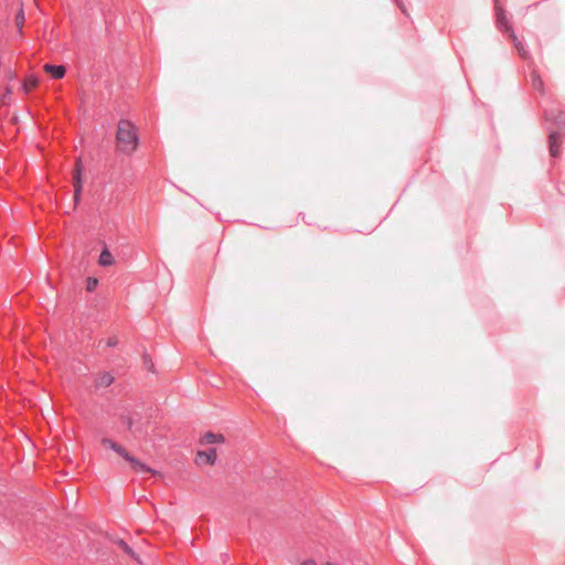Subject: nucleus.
I'll return each mask as SVG.
<instances>
[{
  "label": "nucleus",
  "instance_id": "obj_1",
  "mask_svg": "<svg viewBox=\"0 0 565 565\" xmlns=\"http://www.w3.org/2000/svg\"><path fill=\"white\" fill-rule=\"evenodd\" d=\"M117 148L119 151L130 154L139 143V138L134 124L126 119H120L116 132Z\"/></svg>",
  "mask_w": 565,
  "mask_h": 565
},
{
  "label": "nucleus",
  "instance_id": "obj_2",
  "mask_svg": "<svg viewBox=\"0 0 565 565\" xmlns=\"http://www.w3.org/2000/svg\"><path fill=\"white\" fill-rule=\"evenodd\" d=\"M102 445L118 454L125 459L137 473H151L158 475V471L150 467L148 463L141 461L139 458L132 456L125 447L114 441L111 438L103 437L100 440Z\"/></svg>",
  "mask_w": 565,
  "mask_h": 565
},
{
  "label": "nucleus",
  "instance_id": "obj_3",
  "mask_svg": "<svg viewBox=\"0 0 565 565\" xmlns=\"http://www.w3.org/2000/svg\"><path fill=\"white\" fill-rule=\"evenodd\" d=\"M82 173H83V164H82V160L78 158L75 162V169H74V173H73V186H74L75 203H77L79 201L81 192L83 189Z\"/></svg>",
  "mask_w": 565,
  "mask_h": 565
},
{
  "label": "nucleus",
  "instance_id": "obj_4",
  "mask_svg": "<svg viewBox=\"0 0 565 565\" xmlns=\"http://www.w3.org/2000/svg\"><path fill=\"white\" fill-rule=\"evenodd\" d=\"M495 18L498 29L510 36L514 31L507 18L504 9L498 4V0H495Z\"/></svg>",
  "mask_w": 565,
  "mask_h": 565
},
{
  "label": "nucleus",
  "instance_id": "obj_5",
  "mask_svg": "<svg viewBox=\"0 0 565 565\" xmlns=\"http://www.w3.org/2000/svg\"><path fill=\"white\" fill-rule=\"evenodd\" d=\"M545 120L553 121L559 130L565 131V109L562 108H551L544 110Z\"/></svg>",
  "mask_w": 565,
  "mask_h": 565
},
{
  "label": "nucleus",
  "instance_id": "obj_6",
  "mask_svg": "<svg viewBox=\"0 0 565 565\" xmlns=\"http://www.w3.org/2000/svg\"><path fill=\"white\" fill-rule=\"evenodd\" d=\"M196 457L198 460H201L203 463L214 466L217 460V450L214 447L206 450H198Z\"/></svg>",
  "mask_w": 565,
  "mask_h": 565
},
{
  "label": "nucleus",
  "instance_id": "obj_7",
  "mask_svg": "<svg viewBox=\"0 0 565 565\" xmlns=\"http://www.w3.org/2000/svg\"><path fill=\"white\" fill-rule=\"evenodd\" d=\"M561 131H551L548 135V147L550 154L554 158L558 157L561 153L559 142H561Z\"/></svg>",
  "mask_w": 565,
  "mask_h": 565
},
{
  "label": "nucleus",
  "instance_id": "obj_8",
  "mask_svg": "<svg viewBox=\"0 0 565 565\" xmlns=\"http://www.w3.org/2000/svg\"><path fill=\"white\" fill-rule=\"evenodd\" d=\"M113 543L120 547L125 554L130 558L140 563V556L134 551V548L121 537L113 539Z\"/></svg>",
  "mask_w": 565,
  "mask_h": 565
},
{
  "label": "nucleus",
  "instance_id": "obj_9",
  "mask_svg": "<svg viewBox=\"0 0 565 565\" xmlns=\"http://www.w3.org/2000/svg\"><path fill=\"white\" fill-rule=\"evenodd\" d=\"M225 438L222 434L206 431L200 439L201 445H214L224 443Z\"/></svg>",
  "mask_w": 565,
  "mask_h": 565
},
{
  "label": "nucleus",
  "instance_id": "obj_10",
  "mask_svg": "<svg viewBox=\"0 0 565 565\" xmlns=\"http://www.w3.org/2000/svg\"><path fill=\"white\" fill-rule=\"evenodd\" d=\"M43 68L54 79H61L66 74V67L64 65L45 64Z\"/></svg>",
  "mask_w": 565,
  "mask_h": 565
},
{
  "label": "nucleus",
  "instance_id": "obj_11",
  "mask_svg": "<svg viewBox=\"0 0 565 565\" xmlns=\"http://www.w3.org/2000/svg\"><path fill=\"white\" fill-rule=\"evenodd\" d=\"M115 381V377L109 372H102L95 380L96 388H104L110 386Z\"/></svg>",
  "mask_w": 565,
  "mask_h": 565
},
{
  "label": "nucleus",
  "instance_id": "obj_12",
  "mask_svg": "<svg viewBox=\"0 0 565 565\" xmlns=\"http://www.w3.org/2000/svg\"><path fill=\"white\" fill-rule=\"evenodd\" d=\"M509 38L513 41L514 46L518 50L520 57L525 61L529 60L530 53H529L526 46L518 39L516 34L514 32H512V34Z\"/></svg>",
  "mask_w": 565,
  "mask_h": 565
},
{
  "label": "nucleus",
  "instance_id": "obj_13",
  "mask_svg": "<svg viewBox=\"0 0 565 565\" xmlns=\"http://www.w3.org/2000/svg\"><path fill=\"white\" fill-rule=\"evenodd\" d=\"M39 85V78L35 75L28 76L21 84V89L24 94H28L32 88Z\"/></svg>",
  "mask_w": 565,
  "mask_h": 565
},
{
  "label": "nucleus",
  "instance_id": "obj_14",
  "mask_svg": "<svg viewBox=\"0 0 565 565\" xmlns=\"http://www.w3.org/2000/svg\"><path fill=\"white\" fill-rule=\"evenodd\" d=\"M98 264L103 267H107L114 264V256L107 247L100 252Z\"/></svg>",
  "mask_w": 565,
  "mask_h": 565
},
{
  "label": "nucleus",
  "instance_id": "obj_15",
  "mask_svg": "<svg viewBox=\"0 0 565 565\" xmlns=\"http://www.w3.org/2000/svg\"><path fill=\"white\" fill-rule=\"evenodd\" d=\"M141 359H142V364H143V367L150 372V373H156V367H154V363L152 361V358L151 355L148 353L147 350H143L142 352V355H141Z\"/></svg>",
  "mask_w": 565,
  "mask_h": 565
},
{
  "label": "nucleus",
  "instance_id": "obj_16",
  "mask_svg": "<svg viewBox=\"0 0 565 565\" xmlns=\"http://www.w3.org/2000/svg\"><path fill=\"white\" fill-rule=\"evenodd\" d=\"M531 82L534 89L543 90V81L536 72L531 73Z\"/></svg>",
  "mask_w": 565,
  "mask_h": 565
},
{
  "label": "nucleus",
  "instance_id": "obj_17",
  "mask_svg": "<svg viewBox=\"0 0 565 565\" xmlns=\"http://www.w3.org/2000/svg\"><path fill=\"white\" fill-rule=\"evenodd\" d=\"M24 13L22 7L20 8L18 14L15 15V24L19 29V31H22L23 24H24Z\"/></svg>",
  "mask_w": 565,
  "mask_h": 565
},
{
  "label": "nucleus",
  "instance_id": "obj_18",
  "mask_svg": "<svg viewBox=\"0 0 565 565\" xmlns=\"http://www.w3.org/2000/svg\"><path fill=\"white\" fill-rule=\"evenodd\" d=\"M98 286V279L95 277H88L86 281V289L88 291H94L96 287Z\"/></svg>",
  "mask_w": 565,
  "mask_h": 565
},
{
  "label": "nucleus",
  "instance_id": "obj_19",
  "mask_svg": "<svg viewBox=\"0 0 565 565\" xmlns=\"http://www.w3.org/2000/svg\"><path fill=\"white\" fill-rule=\"evenodd\" d=\"M122 423H124V425H125L128 429H132L134 424H135V423H134L132 417H130V416H124V417H122Z\"/></svg>",
  "mask_w": 565,
  "mask_h": 565
},
{
  "label": "nucleus",
  "instance_id": "obj_20",
  "mask_svg": "<svg viewBox=\"0 0 565 565\" xmlns=\"http://www.w3.org/2000/svg\"><path fill=\"white\" fill-rule=\"evenodd\" d=\"M117 345H118V340L115 335L107 339V341H106L107 348H116Z\"/></svg>",
  "mask_w": 565,
  "mask_h": 565
},
{
  "label": "nucleus",
  "instance_id": "obj_21",
  "mask_svg": "<svg viewBox=\"0 0 565 565\" xmlns=\"http://www.w3.org/2000/svg\"><path fill=\"white\" fill-rule=\"evenodd\" d=\"M11 94H12V89H11V87H7V88H6L4 94H3V95H2V97H1V103H2V104H7L6 99H7V97H8V96H10Z\"/></svg>",
  "mask_w": 565,
  "mask_h": 565
},
{
  "label": "nucleus",
  "instance_id": "obj_22",
  "mask_svg": "<svg viewBox=\"0 0 565 565\" xmlns=\"http://www.w3.org/2000/svg\"><path fill=\"white\" fill-rule=\"evenodd\" d=\"M393 1L398 6V8L401 9V11H402L403 13H406V9H405V7H404V4H403L402 0H393Z\"/></svg>",
  "mask_w": 565,
  "mask_h": 565
},
{
  "label": "nucleus",
  "instance_id": "obj_23",
  "mask_svg": "<svg viewBox=\"0 0 565 565\" xmlns=\"http://www.w3.org/2000/svg\"><path fill=\"white\" fill-rule=\"evenodd\" d=\"M301 565H317L315 561L312 559H307Z\"/></svg>",
  "mask_w": 565,
  "mask_h": 565
},
{
  "label": "nucleus",
  "instance_id": "obj_24",
  "mask_svg": "<svg viewBox=\"0 0 565 565\" xmlns=\"http://www.w3.org/2000/svg\"><path fill=\"white\" fill-rule=\"evenodd\" d=\"M327 565H339V564H338V563H331V562H329V563H327Z\"/></svg>",
  "mask_w": 565,
  "mask_h": 565
},
{
  "label": "nucleus",
  "instance_id": "obj_25",
  "mask_svg": "<svg viewBox=\"0 0 565 565\" xmlns=\"http://www.w3.org/2000/svg\"><path fill=\"white\" fill-rule=\"evenodd\" d=\"M228 557V554H224L223 559H226Z\"/></svg>",
  "mask_w": 565,
  "mask_h": 565
},
{
  "label": "nucleus",
  "instance_id": "obj_26",
  "mask_svg": "<svg viewBox=\"0 0 565 565\" xmlns=\"http://www.w3.org/2000/svg\"><path fill=\"white\" fill-rule=\"evenodd\" d=\"M228 557V554H224L223 559H226Z\"/></svg>",
  "mask_w": 565,
  "mask_h": 565
}]
</instances>
